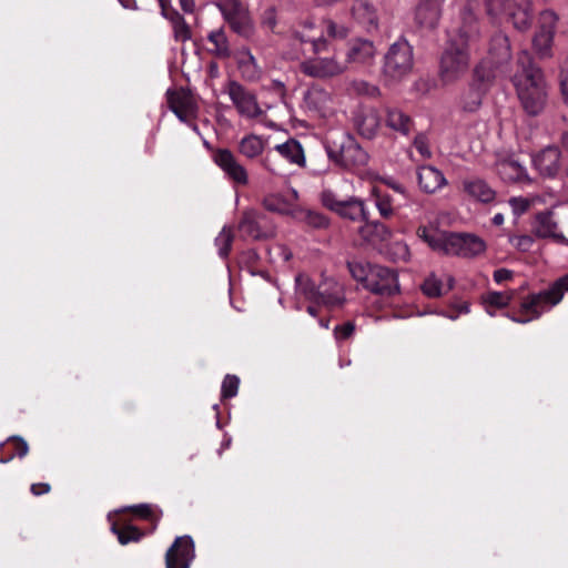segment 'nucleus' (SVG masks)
Instances as JSON below:
<instances>
[{"label": "nucleus", "mask_w": 568, "mask_h": 568, "mask_svg": "<svg viewBox=\"0 0 568 568\" xmlns=\"http://www.w3.org/2000/svg\"><path fill=\"white\" fill-rule=\"evenodd\" d=\"M510 82L527 115L538 116L545 111L549 99V83L544 70L527 50L518 52Z\"/></svg>", "instance_id": "1"}, {"label": "nucleus", "mask_w": 568, "mask_h": 568, "mask_svg": "<svg viewBox=\"0 0 568 568\" xmlns=\"http://www.w3.org/2000/svg\"><path fill=\"white\" fill-rule=\"evenodd\" d=\"M314 22L305 21L293 33L301 43H310L315 57L304 60L300 64L301 72L310 78L329 80L344 74L347 71V63L336 54L322 57L321 53L328 51L329 41L322 34H314Z\"/></svg>", "instance_id": "2"}, {"label": "nucleus", "mask_w": 568, "mask_h": 568, "mask_svg": "<svg viewBox=\"0 0 568 568\" xmlns=\"http://www.w3.org/2000/svg\"><path fill=\"white\" fill-rule=\"evenodd\" d=\"M347 268L352 277L373 294L392 296L399 293L398 275L392 268L361 260L348 261Z\"/></svg>", "instance_id": "3"}, {"label": "nucleus", "mask_w": 568, "mask_h": 568, "mask_svg": "<svg viewBox=\"0 0 568 568\" xmlns=\"http://www.w3.org/2000/svg\"><path fill=\"white\" fill-rule=\"evenodd\" d=\"M568 292V274L557 278L547 290L532 293L523 298L519 306L518 323H528L539 318L545 312L558 305Z\"/></svg>", "instance_id": "4"}, {"label": "nucleus", "mask_w": 568, "mask_h": 568, "mask_svg": "<svg viewBox=\"0 0 568 568\" xmlns=\"http://www.w3.org/2000/svg\"><path fill=\"white\" fill-rule=\"evenodd\" d=\"M325 150L328 159L345 170H356L365 166L368 162L367 152L354 136L344 132L333 139H327Z\"/></svg>", "instance_id": "5"}, {"label": "nucleus", "mask_w": 568, "mask_h": 568, "mask_svg": "<svg viewBox=\"0 0 568 568\" xmlns=\"http://www.w3.org/2000/svg\"><path fill=\"white\" fill-rule=\"evenodd\" d=\"M486 14L506 19L518 31H526L532 22V0H484Z\"/></svg>", "instance_id": "6"}, {"label": "nucleus", "mask_w": 568, "mask_h": 568, "mask_svg": "<svg viewBox=\"0 0 568 568\" xmlns=\"http://www.w3.org/2000/svg\"><path fill=\"white\" fill-rule=\"evenodd\" d=\"M414 67L412 45L405 39L394 42L384 57L383 75L385 81L394 83L406 78Z\"/></svg>", "instance_id": "7"}, {"label": "nucleus", "mask_w": 568, "mask_h": 568, "mask_svg": "<svg viewBox=\"0 0 568 568\" xmlns=\"http://www.w3.org/2000/svg\"><path fill=\"white\" fill-rule=\"evenodd\" d=\"M478 0H467L460 12V24L449 38L448 44L466 49L469 53L476 50L480 41L479 21L476 14Z\"/></svg>", "instance_id": "8"}, {"label": "nucleus", "mask_w": 568, "mask_h": 568, "mask_svg": "<svg viewBox=\"0 0 568 568\" xmlns=\"http://www.w3.org/2000/svg\"><path fill=\"white\" fill-rule=\"evenodd\" d=\"M469 67L470 53L447 43L439 62V80L445 85L456 83L468 73Z\"/></svg>", "instance_id": "9"}, {"label": "nucleus", "mask_w": 568, "mask_h": 568, "mask_svg": "<svg viewBox=\"0 0 568 568\" xmlns=\"http://www.w3.org/2000/svg\"><path fill=\"white\" fill-rule=\"evenodd\" d=\"M511 59V48L506 34L498 33L491 38L489 47V60L495 64V70L485 73L486 63H480L475 73L481 82H491L497 77L505 73V67Z\"/></svg>", "instance_id": "10"}, {"label": "nucleus", "mask_w": 568, "mask_h": 568, "mask_svg": "<svg viewBox=\"0 0 568 568\" xmlns=\"http://www.w3.org/2000/svg\"><path fill=\"white\" fill-rule=\"evenodd\" d=\"M559 18L550 9L540 12L538 28L532 38V49L540 60L552 58V44Z\"/></svg>", "instance_id": "11"}, {"label": "nucleus", "mask_w": 568, "mask_h": 568, "mask_svg": "<svg viewBox=\"0 0 568 568\" xmlns=\"http://www.w3.org/2000/svg\"><path fill=\"white\" fill-rule=\"evenodd\" d=\"M302 108L312 116L321 120L331 119L336 112L333 94L320 84H313L305 90Z\"/></svg>", "instance_id": "12"}, {"label": "nucleus", "mask_w": 568, "mask_h": 568, "mask_svg": "<svg viewBox=\"0 0 568 568\" xmlns=\"http://www.w3.org/2000/svg\"><path fill=\"white\" fill-rule=\"evenodd\" d=\"M223 92L229 95L241 116L257 119L264 114L263 109L257 102L256 94L240 82L235 80L227 81L223 88Z\"/></svg>", "instance_id": "13"}, {"label": "nucleus", "mask_w": 568, "mask_h": 568, "mask_svg": "<svg viewBox=\"0 0 568 568\" xmlns=\"http://www.w3.org/2000/svg\"><path fill=\"white\" fill-rule=\"evenodd\" d=\"M215 4L234 32L244 38L253 36V22L248 10L242 2L239 0H216Z\"/></svg>", "instance_id": "14"}, {"label": "nucleus", "mask_w": 568, "mask_h": 568, "mask_svg": "<svg viewBox=\"0 0 568 568\" xmlns=\"http://www.w3.org/2000/svg\"><path fill=\"white\" fill-rule=\"evenodd\" d=\"M212 159L232 183L239 186L248 185L247 170L240 163L231 150L216 149L213 152Z\"/></svg>", "instance_id": "15"}, {"label": "nucleus", "mask_w": 568, "mask_h": 568, "mask_svg": "<svg viewBox=\"0 0 568 568\" xmlns=\"http://www.w3.org/2000/svg\"><path fill=\"white\" fill-rule=\"evenodd\" d=\"M486 251V243L477 235L468 233H450L447 255L471 258Z\"/></svg>", "instance_id": "16"}, {"label": "nucleus", "mask_w": 568, "mask_h": 568, "mask_svg": "<svg viewBox=\"0 0 568 568\" xmlns=\"http://www.w3.org/2000/svg\"><path fill=\"white\" fill-rule=\"evenodd\" d=\"M443 12L444 7L427 0H418L413 11L414 26L420 32H432L438 28Z\"/></svg>", "instance_id": "17"}, {"label": "nucleus", "mask_w": 568, "mask_h": 568, "mask_svg": "<svg viewBox=\"0 0 568 568\" xmlns=\"http://www.w3.org/2000/svg\"><path fill=\"white\" fill-rule=\"evenodd\" d=\"M195 557L194 542L190 536L178 537L165 554L166 568H190Z\"/></svg>", "instance_id": "18"}, {"label": "nucleus", "mask_w": 568, "mask_h": 568, "mask_svg": "<svg viewBox=\"0 0 568 568\" xmlns=\"http://www.w3.org/2000/svg\"><path fill=\"white\" fill-rule=\"evenodd\" d=\"M170 110L182 121L190 122L196 115L197 106L192 94L184 90H169L166 93Z\"/></svg>", "instance_id": "19"}, {"label": "nucleus", "mask_w": 568, "mask_h": 568, "mask_svg": "<svg viewBox=\"0 0 568 568\" xmlns=\"http://www.w3.org/2000/svg\"><path fill=\"white\" fill-rule=\"evenodd\" d=\"M377 54V49L373 41L364 38H356L348 42L346 59L344 62L348 64H356L369 67L374 64Z\"/></svg>", "instance_id": "20"}, {"label": "nucleus", "mask_w": 568, "mask_h": 568, "mask_svg": "<svg viewBox=\"0 0 568 568\" xmlns=\"http://www.w3.org/2000/svg\"><path fill=\"white\" fill-rule=\"evenodd\" d=\"M561 152L557 146L548 145L532 156L535 170L544 178H554L561 168Z\"/></svg>", "instance_id": "21"}, {"label": "nucleus", "mask_w": 568, "mask_h": 568, "mask_svg": "<svg viewBox=\"0 0 568 568\" xmlns=\"http://www.w3.org/2000/svg\"><path fill=\"white\" fill-rule=\"evenodd\" d=\"M382 124V116L374 108H362L354 116V125L358 134L365 139L377 135Z\"/></svg>", "instance_id": "22"}, {"label": "nucleus", "mask_w": 568, "mask_h": 568, "mask_svg": "<svg viewBox=\"0 0 568 568\" xmlns=\"http://www.w3.org/2000/svg\"><path fill=\"white\" fill-rule=\"evenodd\" d=\"M463 192L471 201L488 204L496 197L495 190L483 179L468 178L462 181Z\"/></svg>", "instance_id": "23"}, {"label": "nucleus", "mask_w": 568, "mask_h": 568, "mask_svg": "<svg viewBox=\"0 0 568 568\" xmlns=\"http://www.w3.org/2000/svg\"><path fill=\"white\" fill-rule=\"evenodd\" d=\"M386 126L403 136H408L415 126L409 114L396 106H386L384 111Z\"/></svg>", "instance_id": "24"}, {"label": "nucleus", "mask_w": 568, "mask_h": 568, "mask_svg": "<svg viewBox=\"0 0 568 568\" xmlns=\"http://www.w3.org/2000/svg\"><path fill=\"white\" fill-rule=\"evenodd\" d=\"M534 233L540 239H552L559 243L566 242L551 211L540 212L535 216Z\"/></svg>", "instance_id": "25"}, {"label": "nucleus", "mask_w": 568, "mask_h": 568, "mask_svg": "<svg viewBox=\"0 0 568 568\" xmlns=\"http://www.w3.org/2000/svg\"><path fill=\"white\" fill-rule=\"evenodd\" d=\"M345 302L344 286L334 278H325L320 284L318 305L326 307L341 306Z\"/></svg>", "instance_id": "26"}, {"label": "nucleus", "mask_w": 568, "mask_h": 568, "mask_svg": "<svg viewBox=\"0 0 568 568\" xmlns=\"http://www.w3.org/2000/svg\"><path fill=\"white\" fill-rule=\"evenodd\" d=\"M351 14L366 30L377 29L378 18L376 9L367 0H354L351 7Z\"/></svg>", "instance_id": "27"}, {"label": "nucleus", "mask_w": 568, "mask_h": 568, "mask_svg": "<svg viewBox=\"0 0 568 568\" xmlns=\"http://www.w3.org/2000/svg\"><path fill=\"white\" fill-rule=\"evenodd\" d=\"M417 179L420 189L426 193H435L447 184L444 173L432 165L420 166Z\"/></svg>", "instance_id": "28"}, {"label": "nucleus", "mask_w": 568, "mask_h": 568, "mask_svg": "<svg viewBox=\"0 0 568 568\" xmlns=\"http://www.w3.org/2000/svg\"><path fill=\"white\" fill-rule=\"evenodd\" d=\"M358 235L361 239L372 245H377L386 242L392 236V231L383 223L378 221H364V224L358 229Z\"/></svg>", "instance_id": "29"}, {"label": "nucleus", "mask_w": 568, "mask_h": 568, "mask_svg": "<svg viewBox=\"0 0 568 568\" xmlns=\"http://www.w3.org/2000/svg\"><path fill=\"white\" fill-rule=\"evenodd\" d=\"M261 214L253 210H245L239 222V231L241 236L252 240H261L266 237V233L260 226Z\"/></svg>", "instance_id": "30"}, {"label": "nucleus", "mask_w": 568, "mask_h": 568, "mask_svg": "<svg viewBox=\"0 0 568 568\" xmlns=\"http://www.w3.org/2000/svg\"><path fill=\"white\" fill-rule=\"evenodd\" d=\"M497 171L500 178L509 183H523L530 181L526 169L518 161L511 159L498 162Z\"/></svg>", "instance_id": "31"}, {"label": "nucleus", "mask_w": 568, "mask_h": 568, "mask_svg": "<svg viewBox=\"0 0 568 568\" xmlns=\"http://www.w3.org/2000/svg\"><path fill=\"white\" fill-rule=\"evenodd\" d=\"M274 151L282 158L288 161L291 164L297 166H305L306 160L302 144L294 139H290L282 144H277Z\"/></svg>", "instance_id": "32"}, {"label": "nucleus", "mask_w": 568, "mask_h": 568, "mask_svg": "<svg viewBox=\"0 0 568 568\" xmlns=\"http://www.w3.org/2000/svg\"><path fill=\"white\" fill-rule=\"evenodd\" d=\"M417 235L424 242H426L429 247L434 251L447 255L448 240L450 239V233L440 232L438 230L428 229L426 226H420L417 230Z\"/></svg>", "instance_id": "33"}, {"label": "nucleus", "mask_w": 568, "mask_h": 568, "mask_svg": "<svg viewBox=\"0 0 568 568\" xmlns=\"http://www.w3.org/2000/svg\"><path fill=\"white\" fill-rule=\"evenodd\" d=\"M337 213L351 221H366L368 217V212L365 207V203L363 200L358 197H349L346 201H343L342 205L338 207Z\"/></svg>", "instance_id": "34"}, {"label": "nucleus", "mask_w": 568, "mask_h": 568, "mask_svg": "<svg viewBox=\"0 0 568 568\" xmlns=\"http://www.w3.org/2000/svg\"><path fill=\"white\" fill-rule=\"evenodd\" d=\"M29 452L27 442L20 437H11L0 446V463H9L16 456L24 457Z\"/></svg>", "instance_id": "35"}, {"label": "nucleus", "mask_w": 568, "mask_h": 568, "mask_svg": "<svg viewBox=\"0 0 568 568\" xmlns=\"http://www.w3.org/2000/svg\"><path fill=\"white\" fill-rule=\"evenodd\" d=\"M207 40L213 45V48L210 49V52L213 55L220 59H226L231 57L229 39L223 28L212 30L207 34Z\"/></svg>", "instance_id": "36"}, {"label": "nucleus", "mask_w": 568, "mask_h": 568, "mask_svg": "<svg viewBox=\"0 0 568 568\" xmlns=\"http://www.w3.org/2000/svg\"><path fill=\"white\" fill-rule=\"evenodd\" d=\"M295 281L297 296L318 305L320 285L316 286L308 276L303 274L297 275Z\"/></svg>", "instance_id": "37"}, {"label": "nucleus", "mask_w": 568, "mask_h": 568, "mask_svg": "<svg viewBox=\"0 0 568 568\" xmlns=\"http://www.w3.org/2000/svg\"><path fill=\"white\" fill-rule=\"evenodd\" d=\"M513 296L511 292H487L481 296V302L487 313L494 315L496 310L508 306Z\"/></svg>", "instance_id": "38"}, {"label": "nucleus", "mask_w": 568, "mask_h": 568, "mask_svg": "<svg viewBox=\"0 0 568 568\" xmlns=\"http://www.w3.org/2000/svg\"><path fill=\"white\" fill-rule=\"evenodd\" d=\"M264 151V141L255 134L245 135L239 143V152L247 159H255Z\"/></svg>", "instance_id": "39"}, {"label": "nucleus", "mask_w": 568, "mask_h": 568, "mask_svg": "<svg viewBox=\"0 0 568 568\" xmlns=\"http://www.w3.org/2000/svg\"><path fill=\"white\" fill-rule=\"evenodd\" d=\"M141 519L150 521L155 528L162 517V510L151 504H139L126 508Z\"/></svg>", "instance_id": "40"}, {"label": "nucleus", "mask_w": 568, "mask_h": 568, "mask_svg": "<svg viewBox=\"0 0 568 568\" xmlns=\"http://www.w3.org/2000/svg\"><path fill=\"white\" fill-rule=\"evenodd\" d=\"M348 32L349 31L345 26L338 24L332 19L322 20L318 32L315 24L313 30L314 34H322L325 37L324 33H326L327 38L331 39H345L348 36Z\"/></svg>", "instance_id": "41"}, {"label": "nucleus", "mask_w": 568, "mask_h": 568, "mask_svg": "<svg viewBox=\"0 0 568 568\" xmlns=\"http://www.w3.org/2000/svg\"><path fill=\"white\" fill-rule=\"evenodd\" d=\"M169 20L172 24L173 37L175 41L184 43L191 39V28L179 12L172 13L169 17Z\"/></svg>", "instance_id": "42"}, {"label": "nucleus", "mask_w": 568, "mask_h": 568, "mask_svg": "<svg viewBox=\"0 0 568 568\" xmlns=\"http://www.w3.org/2000/svg\"><path fill=\"white\" fill-rule=\"evenodd\" d=\"M263 206L270 212L280 214H290L292 206L290 202L281 194H268L263 199Z\"/></svg>", "instance_id": "43"}, {"label": "nucleus", "mask_w": 568, "mask_h": 568, "mask_svg": "<svg viewBox=\"0 0 568 568\" xmlns=\"http://www.w3.org/2000/svg\"><path fill=\"white\" fill-rule=\"evenodd\" d=\"M262 165L265 170H267L271 174L275 176H286L287 170L282 161V158L275 152H268L266 156L263 159Z\"/></svg>", "instance_id": "44"}, {"label": "nucleus", "mask_w": 568, "mask_h": 568, "mask_svg": "<svg viewBox=\"0 0 568 568\" xmlns=\"http://www.w3.org/2000/svg\"><path fill=\"white\" fill-rule=\"evenodd\" d=\"M111 529L118 536L119 542L122 545H126L131 541H139L143 536V532L138 527L131 525L119 528L114 524Z\"/></svg>", "instance_id": "45"}, {"label": "nucleus", "mask_w": 568, "mask_h": 568, "mask_svg": "<svg viewBox=\"0 0 568 568\" xmlns=\"http://www.w3.org/2000/svg\"><path fill=\"white\" fill-rule=\"evenodd\" d=\"M234 234L231 227L224 226L215 237V246L221 257H227L232 248Z\"/></svg>", "instance_id": "46"}, {"label": "nucleus", "mask_w": 568, "mask_h": 568, "mask_svg": "<svg viewBox=\"0 0 568 568\" xmlns=\"http://www.w3.org/2000/svg\"><path fill=\"white\" fill-rule=\"evenodd\" d=\"M557 81L561 100L568 105V54L559 61Z\"/></svg>", "instance_id": "47"}, {"label": "nucleus", "mask_w": 568, "mask_h": 568, "mask_svg": "<svg viewBox=\"0 0 568 568\" xmlns=\"http://www.w3.org/2000/svg\"><path fill=\"white\" fill-rule=\"evenodd\" d=\"M483 93L476 87H470L462 97L463 109L467 112L478 110L481 104Z\"/></svg>", "instance_id": "48"}, {"label": "nucleus", "mask_w": 568, "mask_h": 568, "mask_svg": "<svg viewBox=\"0 0 568 568\" xmlns=\"http://www.w3.org/2000/svg\"><path fill=\"white\" fill-rule=\"evenodd\" d=\"M239 65L250 78H253L260 73V69L256 59L248 49H242Z\"/></svg>", "instance_id": "49"}, {"label": "nucleus", "mask_w": 568, "mask_h": 568, "mask_svg": "<svg viewBox=\"0 0 568 568\" xmlns=\"http://www.w3.org/2000/svg\"><path fill=\"white\" fill-rule=\"evenodd\" d=\"M422 291L428 297H439L443 294V283L435 274H430L425 278Z\"/></svg>", "instance_id": "50"}, {"label": "nucleus", "mask_w": 568, "mask_h": 568, "mask_svg": "<svg viewBox=\"0 0 568 568\" xmlns=\"http://www.w3.org/2000/svg\"><path fill=\"white\" fill-rule=\"evenodd\" d=\"M538 196L524 197V196H514L509 199V205L513 210V213L517 216L524 214L529 210L531 205L536 203Z\"/></svg>", "instance_id": "51"}, {"label": "nucleus", "mask_w": 568, "mask_h": 568, "mask_svg": "<svg viewBox=\"0 0 568 568\" xmlns=\"http://www.w3.org/2000/svg\"><path fill=\"white\" fill-rule=\"evenodd\" d=\"M240 379L235 375H226L222 382L221 396L222 398H232L237 394Z\"/></svg>", "instance_id": "52"}, {"label": "nucleus", "mask_w": 568, "mask_h": 568, "mask_svg": "<svg viewBox=\"0 0 568 568\" xmlns=\"http://www.w3.org/2000/svg\"><path fill=\"white\" fill-rule=\"evenodd\" d=\"M304 221L314 229H324L328 226V220L318 212L308 211L305 213Z\"/></svg>", "instance_id": "53"}, {"label": "nucleus", "mask_w": 568, "mask_h": 568, "mask_svg": "<svg viewBox=\"0 0 568 568\" xmlns=\"http://www.w3.org/2000/svg\"><path fill=\"white\" fill-rule=\"evenodd\" d=\"M376 207L384 219H389L394 214L392 200L387 195H377Z\"/></svg>", "instance_id": "54"}, {"label": "nucleus", "mask_w": 568, "mask_h": 568, "mask_svg": "<svg viewBox=\"0 0 568 568\" xmlns=\"http://www.w3.org/2000/svg\"><path fill=\"white\" fill-rule=\"evenodd\" d=\"M414 146L418 151V153L422 155L423 159H430L432 158V151L428 144V140L424 134H418L415 136Z\"/></svg>", "instance_id": "55"}, {"label": "nucleus", "mask_w": 568, "mask_h": 568, "mask_svg": "<svg viewBox=\"0 0 568 568\" xmlns=\"http://www.w3.org/2000/svg\"><path fill=\"white\" fill-rule=\"evenodd\" d=\"M355 332V324L353 322H346L342 325H337L334 328V336L337 341H345L349 338Z\"/></svg>", "instance_id": "56"}, {"label": "nucleus", "mask_w": 568, "mask_h": 568, "mask_svg": "<svg viewBox=\"0 0 568 568\" xmlns=\"http://www.w3.org/2000/svg\"><path fill=\"white\" fill-rule=\"evenodd\" d=\"M321 200L324 206L337 213L338 207L342 205L343 201H338L336 195L332 191H323L321 195Z\"/></svg>", "instance_id": "57"}, {"label": "nucleus", "mask_w": 568, "mask_h": 568, "mask_svg": "<svg viewBox=\"0 0 568 568\" xmlns=\"http://www.w3.org/2000/svg\"><path fill=\"white\" fill-rule=\"evenodd\" d=\"M511 244L520 251H528L532 245V239L529 235H520L510 239Z\"/></svg>", "instance_id": "58"}, {"label": "nucleus", "mask_w": 568, "mask_h": 568, "mask_svg": "<svg viewBox=\"0 0 568 568\" xmlns=\"http://www.w3.org/2000/svg\"><path fill=\"white\" fill-rule=\"evenodd\" d=\"M393 247L395 250L394 254L396 260L407 261L409 258V250L405 243L396 242Z\"/></svg>", "instance_id": "59"}, {"label": "nucleus", "mask_w": 568, "mask_h": 568, "mask_svg": "<svg viewBox=\"0 0 568 568\" xmlns=\"http://www.w3.org/2000/svg\"><path fill=\"white\" fill-rule=\"evenodd\" d=\"M51 486L48 483H36L30 487V491L33 496H42L50 493Z\"/></svg>", "instance_id": "60"}, {"label": "nucleus", "mask_w": 568, "mask_h": 568, "mask_svg": "<svg viewBox=\"0 0 568 568\" xmlns=\"http://www.w3.org/2000/svg\"><path fill=\"white\" fill-rule=\"evenodd\" d=\"M513 277V272L507 268H498L494 272V281L496 283H503Z\"/></svg>", "instance_id": "61"}, {"label": "nucleus", "mask_w": 568, "mask_h": 568, "mask_svg": "<svg viewBox=\"0 0 568 568\" xmlns=\"http://www.w3.org/2000/svg\"><path fill=\"white\" fill-rule=\"evenodd\" d=\"M263 23L266 24L271 30L275 28L276 17L275 11L273 9H268L265 11Z\"/></svg>", "instance_id": "62"}, {"label": "nucleus", "mask_w": 568, "mask_h": 568, "mask_svg": "<svg viewBox=\"0 0 568 568\" xmlns=\"http://www.w3.org/2000/svg\"><path fill=\"white\" fill-rule=\"evenodd\" d=\"M184 12H192L194 9V0H179Z\"/></svg>", "instance_id": "63"}, {"label": "nucleus", "mask_w": 568, "mask_h": 568, "mask_svg": "<svg viewBox=\"0 0 568 568\" xmlns=\"http://www.w3.org/2000/svg\"><path fill=\"white\" fill-rule=\"evenodd\" d=\"M560 141H561V145H562L564 150L566 152H568V131H566L561 134Z\"/></svg>", "instance_id": "64"}]
</instances>
